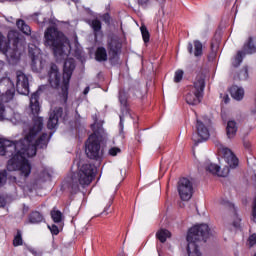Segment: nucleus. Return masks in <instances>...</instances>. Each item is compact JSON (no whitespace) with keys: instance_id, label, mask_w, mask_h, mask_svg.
Wrapping results in <instances>:
<instances>
[{"instance_id":"nucleus-23","label":"nucleus","mask_w":256,"mask_h":256,"mask_svg":"<svg viewBox=\"0 0 256 256\" xmlns=\"http://www.w3.org/2000/svg\"><path fill=\"white\" fill-rule=\"evenodd\" d=\"M95 59L100 63L107 61V49L103 46L98 47L95 52Z\"/></svg>"},{"instance_id":"nucleus-37","label":"nucleus","mask_w":256,"mask_h":256,"mask_svg":"<svg viewBox=\"0 0 256 256\" xmlns=\"http://www.w3.org/2000/svg\"><path fill=\"white\" fill-rule=\"evenodd\" d=\"M5 183H7V173L0 172V187H2V185H5Z\"/></svg>"},{"instance_id":"nucleus-26","label":"nucleus","mask_w":256,"mask_h":256,"mask_svg":"<svg viewBox=\"0 0 256 256\" xmlns=\"http://www.w3.org/2000/svg\"><path fill=\"white\" fill-rule=\"evenodd\" d=\"M157 239H159V241L161 243H165L167 241V239H169V237H171V232H169L168 230H160L157 232L156 234Z\"/></svg>"},{"instance_id":"nucleus-30","label":"nucleus","mask_w":256,"mask_h":256,"mask_svg":"<svg viewBox=\"0 0 256 256\" xmlns=\"http://www.w3.org/2000/svg\"><path fill=\"white\" fill-rule=\"evenodd\" d=\"M217 51H219V41H213L211 43L210 59H215V57H217Z\"/></svg>"},{"instance_id":"nucleus-49","label":"nucleus","mask_w":256,"mask_h":256,"mask_svg":"<svg viewBox=\"0 0 256 256\" xmlns=\"http://www.w3.org/2000/svg\"><path fill=\"white\" fill-rule=\"evenodd\" d=\"M3 69V62L0 61V71Z\"/></svg>"},{"instance_id":"nucleus-41","label":"nucleus","mask_w":256,"mask_h":256,"mask_svg":"<svg viewBox=\"0 0 256 256\" xmlns=\"http://www.w3.org/2000/svg\"><path fill=\"white\" fill-rule=\"evenodd\" d=\"M119 99L121 105H127V98L125 97V95H123V93H120Z\"/></svg>"},{"instance_id":"nucleus-34","label":"nucleus","mask_w":256,"mask_h":256,"mask_svg":"<svg viewBox=\"0 0 256 256\" xmlns=\"http://www.w3.org/2000/svg\"><path fill=\"white\" fill-rule=\"evenodd\" d=\"M7 111L5 110V106L0 102V121H5L7 119Z\"/></svg>"},{"instance_id":"nucleus-42","label":"nucleus","mask_w":256,"mask_h":256,"mask_svg":"<svg viewBox=\"0 0 256 256\" xmlns=\"http://www.w3.org/2000/svg\"><path fill=\"white\" fill-rule=\"evenodd\" d=\"M222 101L224 102V103H229V101H230V98H229V95H227V94H224L223 95V98H222Z\"/></svg>"},{"instance_id":"nucleus-16","label":"nucleus","mask_w":256,"mask_h":256,"mask_svg":"<svg viewBox=\"0 0 256 256\" xmlns=\"http://www.w3.org/2000/svg\"><path fill=\"white\" fill-rule=\"evenodd\" d=\"M107 48L110 55H117L121 51V42L117 38H110L107 42Z\"/></svg>"},{"instance_id":"nucleus-15","label":"nucleus","mask_w":256,"mask_h":256,"mask_svg":"<svg viewBox=\"0 0 256 256\" xmlns=\"http://www.w3.org/2000/svg\"><path fill=\"white\" fill-rule=\"evenodd\" d=\"M224 155V161L229 165V167L235 168L239 165V159L233 154L229 148L222 149Z\"/></svg>"},{"instance_id":"nucleus-11","label":"nucleus","mask_w":256,"mask_h":256,"mask_svg":"<svg viewBox=\"0 0 256 256\" xmlns=\"http://www.w3.org/2000/svg\"><path fill=\"white\" fill-rule=\"evenodd\" d=\"M16 90L20 95H29V77L23 71L16 72Z\"/></svg>"},{"instance_id":"nucleus-47","label":"nucleus","mask_w":256,"mask_h":256,"mask_svg":"<svg viewBox=\"0 0 256 256\" xmlns=\"http://www.w3.org/2000/svg\"><path fill=\"white\" fill-rule=\"evenodd\" d=\"M87 93H89V87H86L84 90V95H87Z\"/></svg>"},{"instance_id":"nucleus-48","label":"nucleus","mask_w":256,"mask_h":256,"mask_svg":"<svg viewBox=\"0 0 256 256\" xmlns=\"http://www.w3.org/2000/svg\"><path fill=\"white\" fill-rule=\"evenodd\" d=\"M0 207H3V198L0 197Z\"/></svg>"},{"instance_id":"nucleus-32","label":"nucleus","mask_w":256,"mask_h":256,"mask_svg":"<svg viewBox=\"0 0 256 256\" xmlns=\"http://www.w3.org/2000/svg\"><path fill=\"white\" fill-rule=\"evenodd\" d=\"M90 25H91L93 31H95V32L101 31V21L99 19L92 20Z\"/></svg>"},{"instance_id":"nucleus-31","label":"nucleus","mask_w":256,"mask_h":256,"mask_svg":"<svg viewBox=\"0 0 256 256\" xmlns=\"http://www.w3.org/2000/svg\"><path fill=\"white\" fill-rule=\"evenodd\" d=\"M140 31L142 33V38L144 43H149L150 34H149V30H147V27L141 26Z\"/></svg>"},{"instance_id":"nucleus-6","label":"nucleus","mask_w":256,"mask_h":256,"mask_svg":"<svg viewBox=\"0 0 256 256\" xmlns=\"http://www.w3.org/2000/svg\"><path fill=\"white\" fill-rule=\"evenodd\" d=\"M203 91H205V75L198 74L194 80L193 86L186 95L188 105H199L203 98Z\"/></svg>"},{"instance_id":"nucleus-18","label":"nucleus","mask_w":256,"mask_h":256,"mask_svg":"<svg viewBox=\"0 0 256 256\" xmlns=\"http://www.w3.org/2000/svg\"><path fill=\"white\" fill-rule=\"evenodd\" d=\"M30 109L33 115H39V111H41V106L39 105V92L32 94L30 98Z\"/></svg>"},{"instance_id":"nucleus-52","label":"nucleus","mask_w":256,"mask_h":256,"mask_svg":"<svg viewBox=\"0 0 256 256\" xmlns=\"http://www.w3.org/2000/svg\"><path fill=\"white\" fill-rule=\"evenodd\" d=\"M254 256H256V254Z\"/></svg>"},{"instance_id":"nucleus-46","label":"nucleus","mask_w":256,"mask_h":256,"mask_svg":"<svg viewBox=\"0 0 256 256\" xmlns=\"http://www.w3.org/2000/svg\"><path fill=\"white\" fill-rule=\"evenodd\" d=\"M239 223H241V219H238L236 222L233 223L235 227H239Z\"/></svg>"},{"instance_id":"nucleus-40","label":"nucleus","mask_w":256,"mask_h":256,"mask_svg":"<svg viewBox=\"0 0 256 256\" xmlns=\"http://www.w3.org/2000/svg\"><path fill=\"white\" fill-rule=\"evenodd\" d=\"M248 243L250 247H253V245H256V234H253L249 237Z\"/></svg>"},{"instance_id":"nucleus-44","label":"nucleus","mask_w":256,"mask_h":256,"mask_svg":"<svg viewBox=\"0 0 256 256\" xmlns=\"http://www.w3.org/2000/svg\"><path fill=\"white\" fill-rule=\"evenodd\" d=\"M244 147L246 149H249L251 147V142L250 141H244Z\"/></svg>"},{"instance_id":"nucleus-13","label":"nucleus","mask_w":256,"mask_h":256,"mask_svg":"<svg viewBox=\"0 0 256 256\" xmlns=\"http://www.w3.org/2000/svg\"><path fill=\"white\" fill-rule=\"evenodd\" d=\"M205 169L212 175H217L218 177H227L229 175V168L220 170V167L217 164H213L211 162H206Z\"/></svg>"},{"instance_id":"nucleus-17","label":"nucleus","mask_w":256,"mask_h":256,"mask_svg":"<svg viewBox=\"0 0 256 256\" xmlns=\"http://www.w3.org/2000/svg\"><path fill=\"white\" fill-rule=\"evenodd\" d=\"M242 51L246 55H251L253 53H256V37H249L248 41L244 43Z\"/></svg>"},{"instance_id":"nucleus-39","label":"nucleus","mask_w":256,"mask_h":256,"mask_svg":"<svg viewBox=\"0 0 256 256\" xmlns=\"http://www.w3.org/2000/svg\"><path fill=\"white\" fill-rule=\"evenodd\" d=\"M48 229H50L52 235H59V228L57 227V225H48Z\"/></svg>"},{"instance_id":"nucleus-28","label":"nucleus","mask_w":256,"mask_h":256,"mask_svg":"<svg viewBox=\"0 0 256 256\" xmlns=\"http://www.w3.org/2000/svg\"><path fill=\"white\" fill-rule=\"evenodd\" d=\"M194 55L195 57L203 55V44L199 40L194 41Z\"/></svg>"},{"instance_id":"nucleus-10","label":"nucleus","mask_w":256,"mask_h":256,"mask_svg":"<svg viewBox=\"0 0 256 256\" xmlns=\"http://www.w3.org/2000/svg\"><path fill=\"white\" fill-rule=\"evenodd\" d=\"M178 192L182 201H189L193 197V184L187 178H181L178 182Z\"/></svg>"},{"instance_id":"nucleus-27","label":"nucleus","mask_w":256,"mask_h":256,"mask_svg":"<svg viewBox=\"0 0 256 256\" xmlns=\"http://www.w3.org/2000/svg\"><path fill=\"white\" fill-rule=\"evenodd\" d=\"M245 55H247V54L243 50L238 51L237 55L234 57V59L232 61L233 67H239V65H241V63H243V57H245Z\"/></svg>"},{"instance_id":"nucleus-1","label":"nucleus","mask_w":256,"mask_h":256,"mask_svg":"<svg viewBox=\"0 0 256 256\" xmlns=\"http://www.w3.org/2000/svg\"><path fill=\"white\" fill-rule=\"evenodd\" d=\"M42 129L43 118L37 117L30 124H24V139L16 143L0 139V155H12L7 164L8 171H18L23 179L31 175V164L27 157H35L37 147L44 149L49 143V135L44 133L39 136Z\"/></svg>"},{"instance_id":"nucleus-36","label":"nucleus","mask_w":256,"mask_h":256,"mask_svg":"<svg viewBox=\"0 0 256 256\" xmlns=\"http://www.w3.org/2000/svg\"><path fill=\"white\" fill-rule=\"evenodd\" d=\"M181 79H183V70H178L175 73L174 81H175V83H179L181 81Z\"/></svg>"},{"instance_id":"nucleus-38","label":"nucleus","mask_w":256,"mask_h":256,"mask_svg":"<svg viewBox=\"0 0 256 256\" xmlns=\"http://www.w3.org/2000/svg\"><path fill=\"white\" fill-rule=\"evenodd\" d=\"M118 153H121V149L118 147H113L109 150V155L115 157Z\"/></svg>"},{"instance_id":"nucleus-2","label":"nucleus","mask_w":256,"mask_h":256,"mask_svg":"<svg viewBox=\"0 0 256 256\" xmlns=\"http://www.w3.org/2000/svg\"><path fill=\"white\" fill-rule=\"evenodd\" d=\"M46 47H51L54 51V55L58 61L66 59L71 53V43L69 39L61 31H58L55 27H49L44 34Z\"/></svg>"},{"instance_id":"nucleus-33","label":"nucleus","mask_w":256,"mask_h":256,"mask_svg":"<svg viewBox=\"0 0 256 256\" xmlns=\"http://www.w3.org/2000/svg\"><path fill=\"white\" fill-rule=\"evenodd\" d=\"M13 245L14 247H19V245H23V238L21 237V232H17V235L13 240Z\"/></svg>"},{"instance_id":"nucleus-19","label":"nucleus","mask_w":256,"mask_h":256,"mask_svg":"<svg viewBox=\"0 0 256 256\" xmlns=\"http://www.w3.org/2000/svg\"><path fill=\"white\" fill-rule=\"evenodd\" d=\"M45 67V61L41 60V55L32 54V69L34 71H41Z\"/></svg>"},{"instance_id":"nucleus-9","label":"nucleus","mask_w":256,"mask_h":256,"mask_svg":"<svg viewBox=\"0 0 256 256\" xmlns=\"http://www.w3.org/2000/svg\"><path fill=\"white\" fill-rule=\"evenodd\" d=\"M15 95V84L9 78L0 80V99L4 103H9Z\"/></svg>"},{"instance_id":"nucleus-5","label":"nucleus","mask_w":256,"mask_h":256,"mask_svg":"<svg viewBox=\"0 0 256 256\" xmlns=\"http://www.w3.org/2000/svg\"><path fill=\"white\" fill-rule=\"evenodd\" d=\"M95 177V166L91 164L79 165L78 171L73 173L70 180V187L74 193L79 191V187H88Z\"/></svg>"},{"instance_id":"nucleus-4","label":"nucleus","mask_w":256,"mask_h":256,"mask_svg":"<svg viewBox=\"0 0 256 256\" xmlns=\"http://www.w3.org/2000/svg\"><path fill=\"white\" fill-rule=\"evenodd\" d=\"M209 237V226L207 224H200L193 226L187 235V253L188 256H201L197 243L205 241Z\"/></svg>"},{"instance_id":"nucleus-29","label":"nucleus","mask_w":256,"mask_h":256,"mask_svg":"<svg viewBox=\"0 0 256 256\" xmlns=\"http://www.w3.org/2000/svg\"><path fill=\"white\" fill-rule=\"evenodd\" d=\"M51 218L53 219L54 223H61L63 219V213H61V211L59 210L54 209L51 211Z\"/></svg>"},{"instance_id":"nucleus-20","label":"nucleus","mask_w":256,"mask_h":256,"mask_svg":"<svg viewBox=\"0 0 256 256\" xmlns=\"http://www.w3.org/2000/svg\"><path fill=\"white\" fill-rule=\"evenodd\" d=\"M237 122L230 120L226 126V135L228 139H234L235 135H237Z\"/></svg>"},{"instance_id":"nucleus-24","label":"nucleus","mask_w":256,"mask_h":256,"mask_svg":"<svg viewBox=\"0 0 256 256\" xmlns=\"http://www.w3.org/2000/svg\"><path fill=\"white\" fill-rule=\"evenodd\" d=\"M18 29L24 33V35H31V27L23 20H18L16 23Z\"/></svg>"},{"instance_id":"nucleus-22","label":"nucleus","mask_w":256,"mask_h":256,"mask_svg":"<svg viewBox=\"0 0 256 256\" xmlns=\"http://www.w3.org/2000/svg\"><path fill=\"white\" fill-rule=\"evenodd\" d=\"M196 129H197V133L201 139H209V130L199 120H197Z\"/></svg>"},{"instance_id":"nucleus-3","label":"nucleus","mask_w":256,"mask_h":256,"mask_svg":"<svg viewBox=\"0 0 256 256\" xmlns=\"http://www.w3.org/2000/svg\"><path fill=\"white\" fill-rule=\"evenodd\" d=\"M21 49H23V41L19 39V32L11 30L8 32V41L0 33V51L7 59L19 61L21 57Z\"/></svg>"},{"instance_id":"nucleus-14","label":"nucleus","mask_w":256,"mask_h":256,"mask_svg":"<svg viewBox=\"0 0 256 256\" xmlns=\"http://www.w3.org/2000/svg\"><path fill=\"white\" fill-rule=\"evenodd\" d=\"M63 116V108H55L51 113L48 120V129H55L59 123V117Z\"/></svg>"},{"instance_id":"nucleus-21","label":"nucleus","mask_w":256,"mask_h":256,"mask_svg":"<svg viewBox=\"0 0 256 256\" xmlns=\"http://www.w3.org/2000/svg\"><path fill=\"white\" fill-rule=\"evenodd\" d=\"M230 93L233 99H235L236 101H241V99L245 97V90H243V88L239 86H232L230 88Z\"/></svg>"},{"instance_id":"nucleus-43","label":"nucleus","mask_w":256,"mask_h":256,"mask_svg":"<svg viewBox=\"0 0 256 256\" xmlns=\"http://www.w3.org/2000/svg\"><path fill=\"white\" fill-rule=\"evenodd\" d=\"M139 5L145 6L149 3V0H138Z\"/></svg>"},{"instance_id":"nucleus-51","label":"nucleus","mask_w":256,"mask_h":256,"mask_svg":"<svg viewBox=\"0 0 256 256\" xmlns=\"http://www.w3.org/2000/svg\"><path fill=\"white\" fill-rule=\"evenodd\" d=\"M120 123H123V118L122 117H120Z\"/></svg>"},{"instance_id":"nucleus-8","label":"nucleus","mask_w":256,"mask_h":256,"mask_svg":"<svg viewBox=\"0 0 256 256\" xmlns=\"http://www.w3.org/2000/svg\"><path fill=\"white\" fill-rule=\"evenodd\" d=\"M75 69V60L73 58H69L64 63V73H63V81L61 85L62 89V97L64 101H67V97L69 95V81L71 79V75H73V70Z\"/></svg>"},{"instance_id":"nucleus-45","label":"nucleus","mask_w":256,"mask_h":256,"mask_svg":"<svg viewBox=\"0 0 256 256\" xmlns=\"http://www.w3.org/2000/svg\"><path fill=\"white\" fill-rule=\"evenodd\" d=\"M188 51L190 54H193V44L191 43L188 44Z\"/></svg>"},{"instance_id":"nucleus-50","label":"nucleus","mask_w":256,"mask_h":256,"mask_svg":"<svg viewBox=\"0 0 256 256\" xmlns=\"http://www.w3.org/2000/svg\"><path fill=\"white\" fill-rule=\"evenodd\" d=\"M104 18H105V19H109V15H108V14H105V15H104Z\"/></svg>"},{"instance_id":"nucleus-12","label":"nucleus","mask_w":256,"mask_h":256,"mask_svg":"<svg viewBox=\"0 0 256 256\" xmlns=\"http://www.w3.org/2000/svg\"><path fill=\"white\" fill-rule=\"evenodd\" d=\"M49 83L51 87L54 89H57L61 83V73H59V68L55 64L50 65V70H49Z\"/></svg>"},{"instance_id":"nucleus-7","label":"nucleus","mask_w":256,"mask_h":256,"mask_svg":"<svg viewBox=\"0 0 256 256\" xmlns=\"http://www.w3.org/2000/svg\"><path fill=\"white\" fill-rule=\"evenodd\" d=\"M101 140L102 137L97 132L89 136L85 149L89 159H99V157H101Z\"/></svg>"},{"instance_id":"nucleus-25","label":"nucleus","mask_w":256,"mask_h":256,"mask_svg":"<svg viewBox=\"0 0 256 256\" xmlns=\"http://www.w3.org/2000/svg\"><path fill=\"white\" fill-rule=\"evenodd\" d=\"M43 221V215L39 213L38 211L32 212L29 216V223L37 224L41 223Z\"/></svg>"},{"instance_id":"nucleus-35","label":"nucleus","mask_w":256,"mask_h":256,"mask_svg":"<svg viewBox=\"0 0 256 256\" xmlns=\"http://www.w3.org/2000/svg\"><path fill=\"white\" fill-rule=\"evenodd\" d=\"M248 77H249V72L247 68H243L239 73V79H241L242 81H245V79H248Z\"/></svg>"}]
</instances>
